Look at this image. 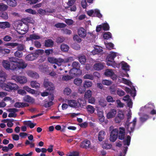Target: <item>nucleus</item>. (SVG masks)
Here are the masks:
<instances>
[{"mask_svg":"<svg viewBox=\"0 0 156 156\" xmlns=\"http://www.w3.org/2000/svg\"><path fill=\"white\" fill-rule=\"evenodd\" d=\"M3 86L5 90L8 91L17 90L18 88V86L16 84L11 82H8L7 83H4Z\"/></svg>","mask_w":156,"mask_h":156,"instance_id":"obj_1","label":"nucleus"},{"mask_svg":"<svg viewBox=\"0 0 156 156\" xmlns=\"http://www.w3.org/2000/svg\"><path fill=\"white\" fill-rule=\"evenodd\" d=\"M44 87L47 90L53 91L55 89V87L53 83L50 81L48 79H44L43 82Z\"/></svg>","mask_w":156,"mask_h":156,"instance_id":"obj_2","label":"nucleus"},{"mask_svg":"<svg viewBox=\"0 0 156 156\" xmlns=\"http://www.w3.org/2000/svg\"><path fill=\"white\" fill-rule=\"evenodd\" d=\"M116 56L117 54L116 52H112L109 54L106 59L107 65L109 66H111L114 62V59Z\"/></svg>","mask_w":156,"mask_h":156,"instance_id":"obj_3","label":"nucleus"},{"mask_svg":"<svg viewBox=\"0 0 156 156\" xmlns=\"http://www.w3.org/2000/svg\"><path fill=\"white\" fill-rule=\"evenodd\" d=\"M119 134V130L117 129H114L111 132L109 139L111 141L114 142L117 139Z\"/></svg>","mask_w":156,"mask_h":156,"instance_id":"obj_4","label":"nucleus"},{"mask_svg":"<svg viewBox=\"0 0 156 156\" xmlns=\"http://www.w3.org/2000/svg\"><path fill=\"white\" fill-rule=\"evenodd\" d=\"M12 79L20 84H24L27 82V79L26 77L23 76H13Z\"/></svg>","mask_w":156,"mask_h":156,"instance_id":"obj_5","label":"nucleus"},{"mask_svg":"<svg viewBox=\"0 0 156 156\" xmlns=\"http://www.w3.org/2000/svg\"><path fill=\"white\" fill-rule=\"evenodd\" d=\"M67 103L68 105L70 107L78 108L81 106V104L78 101L74 100H68Z\"/></svg>","mask_w":156,"mask_h":156,"instance_id":"obj_6","label":"nucleus"},{"mask_svg":"<svg viewBox=\"0 0 156 156\" xmlns=\"http://www.w3.org/2000/svg\"><path fill=\"white\" fill-rule=\"evenodd\" d=\"M69 73L72 76H76L81 75L82 72L80 69L73 68L70 70Z\"/></svg>","mask_w":156,"mask_h":156,"instance_id":"obj_7","label":"nucleus"},{"mask_svg":"<svg viewBox=\"0 0 156 156\" xmlns=\"http://www.w3.org/2000/svg\"><path fill=\"white\" fill-rule=\"evenodd\" d=\"M80 147L82 148L87 149L90 148L91 143L90 140H85L81 142Z\"/></svg>","mask_w":156,"mask_h":156,"instance_id":"obj_8","label":"nucleus"},{"mask_svg":"<svg viewBox=\"0 0 156 156\" xmlns=\"http://www.w3.org/2000/svg\"><path fill=\"white\" fill-rule=\"evenodd\" d=\"M136 118H135L133 120V122H131L129 123L130 124L132 123V126L130 128V130H129V124L127 125V126H128V127L127 128V131L128 132H129L130 135H131V133H133L134 131L136 125Z\"/></svg>","mask_w":156,"mask_h":156,"instance_id":"obj_9","label":"nucleus"},{"mask_svg":"<svg viewBox=\"0 0 156 156\" xmlns=\"http://www.w3.org/2000/svg\"><path fill=\"white\" fill-rule=\"evenodd\" d=\"M119 129V135L118 136L119 139L121 140H123L125 138V129L124 127H120Z\"/></svg>","mask_w":156,"mask_h":156,"instance_id":"obj_10","label":"nucleus"},{"mask_svg":"<svg viewBox=\"0 0 156 156\" xmlns=\"http://www.w3.org/2000/svg\"><path fill=\"white\" fill-rule=\"evenodd\" d=\"M17 63L18 69H24L27 66V64L22 59H19Z\"/></svg>","mask_w":156,"mask_h":156,"instance_id":"obj_11","label":"nucleus"},{"mask_svg":"<svg viewBox=\"0 0 156 156\" xmlns=\"http://www.w3.org/2000/svg\"><path fill=\"white\" fill-rule=\"evenodd\" d=\"M104 63L99 62L95 64L94 66V69L97 70H100L103 69L104 67Z\"/></svg>","mask_w":156,"mask_h":156,"instance_id":"obj_12","label":"nucleus"},{"mask_svg":"<svg viewBox=\"0 0 156 156\" xmlns=\"http://www.w3.org/2000/svg\"><path fill=\"white\" fill-rule=\"evenodd\" d=\"M79 35L81 37L84 38L86 36L87 32L86 30L83 28H80L78 31Z\"/></svg>","mask_w":156,"mask_h":156,"instance_id":"obj_13","label":"nucleus"},{"mask_svg":"<svg viewBox=\"0 0 156 156\" xmlns=\"http://www.w3.org/2000/svg\"><path fill=\"white\" fill-rule=\"evenodd\" d=\"M116 112V110L114 108L111 109L107 115V118L109 119L114 117Z\"/></svg>","mask_w":156,"mask_h":156,"instance_id":"obj_14","label":"nucleus"},{"mask_svg":"<svg viewBox=\"0 0 156 156\" xmlns=\"http://www.w3.org/2000/svg\"><path fill=\"white\" fill-rule=\"evenodd\" d=\"M54 44V41L51 39H48L45 41L44 45L46 48L52 47Z\"/></svg>","mask_w":156,"mask_h":156,"instance_id":"obj_15","label":"nucleus"},{"mask_svg":"<svg viewBox=\"0 0 156 156\" xmlns=\"http://www.w3.org/2000/svg\"><path fill=\"white\" fill-rule=\"evenodd\" d=\"M35 55L34 53H30L26 56L25 59L29 61H33L37 58Z\"/></svg>","mask_w":156,"mask_h":156,"instance_id":"obj_16","label":"nucleus"},{"mask_svg":"<svg viewBox=\"0 0 156 156\" xmlns=\"http://www.w3.org/2000/svg\"><path fill=\"white\" fill-rule=\"evenodd\" d=\"M23 101L29 103H33L34 102V99L29 95H27L23 97Z\"/></svg>","mask_w":156,"mask_h":156,"instance_id":"obj_17","label":"nucleus"},{"mask_svg":"<svg viewBox=\"0 0 156 156\" xmlns=\"http://www.w3.org/2000/svg\"><path fill=\"white\" fill-rule=\"evenodd\" d=\"M106 133L103 130L100 131L98 134V139L100 141H101L105 139Z\"/></svg>","mask_w":156,"mask_h":156,"instance_id":"obj_18","label":"nucleus"},{"mask_svg":"<svg viewBox=\"0 0 156 156\" xmlns=\"http://www.w3.org/2000/svg\"><path fill=\"white\" fill-rule=\"evenodd\" d=\"M0 71V84L3 85L6 80V76L5 73Z\"/></svg>","mask_w":156,"mask_h":156,"instance_id":"obj_19","label":"nucleus"},{"mask_svg":"<svg viewBox=\"0 0 156 156\" xmlns=\"http://www.w3.org/2000/svg\"><path fill=\"white\" fill-rule=\"evenodd\" d=\"M2 65L6 69L9 70L10 69V64L9 61L3 60L2 62Z\"/></svg>","mask_w":156,"mask_h":156,"instance_id":"obj_20","label":"nucleus"},{"mask_svg":"<svg viewBox=\"0 0 156 156\" xmlns=\"http://www.w3.org/2000/svg\"><path fill=\"white\" fill-rule=\"evenodd\" d=\"M6 2L8 5L11 7H15L17 5L16 0H7Z\"/></svg>","mask_w":156,"mask_h":156,"instance_id":"obj_21","label":"nucleus"},{"mask_svg":"<svg viewBox=\"0 0 156 156\" xmlns=\"http://www.w3.org/2000/svg\"><path fill=\"white\" fill-rule=\"evenodd\" d=\"M10 26V24L8 22H0V28L5 29L6 28H9Z\"/></svg>","mask_w":156,"mask_h":156,"instance_id":"obj_22","label":"nucleus"},{"mask_svg":"<svg viewBox=\"0 0 156 156\" xmlns=\"http://www.w3.org/2000/svg\"><path fill=\"white\" fill-rule=\"evenodd\" d=\"M40 38V36L33 34L30 35L29 37L27 38V41H32L33 40L38 39Z\"/></svg>","mask_w":156,"mask_h":156,"instance_id":"obj_23","label":"nucleus"},{"mask_svg":"<svg viewBox=\"0 0 156 156\" xmlns=\"http://www.w3.org/2000/svg\"><path fill=\"white\" fill-rule=\"evenodd\" d=\"M124 118V114L122 113H118L117 117L115 118V121L116 122L119 123L121 120Z\"/></svg>","mask_w":156,"mask_h":156,"instance_id":"obj_24","label":"nucleus"},{"mask_svg":"<svg viewBox=\"0 0 156 156\" xmlns=\"http://www.w3.org/2000/svg\"><path fill=\"white\" fill-rule=\"evenodd\" d=\"M86 109L88 113L90 114L93 113L95 110L94 107L90 105H88L86 107Z\"/></svg>","mask_w":156,"mask_h":156,"instance_id":"obj_25","label":"nucleus"},{"mask_svg":"<svg viewBox=\"0 0 156 156\" xmlns=\"http://www.w3.org/2000/svg\"><path fill=\"white\" fill-rule=\"evenodd\" d=\"M92 94V91L90 90H88L85 92L84 96V99L85 100H87L88 99L90 98Z\"/></svg>","mask_w":156,"mask_h":156,"instance_id":"obj_26","label":"nucleus"},{"mask_svg":"<svg viewBox=\"0 0 156 156\" xmlns=\"http://www.w3.org/2000/svg\"><path fill=\"white\" fill-rule=\"evenodd\" d=\"M23 122L24 124L29 126L31 129L33 128L36 125V123L34 124L32 123L30 121H24Z\"/></svg>","mask_w":156,"mask_h":156,"instance_id":"obj_27","label":"nucleus"},{"mask_svg":"<svg viewBox=\"0 0 156 156\" xmlns=\"http://www.w3.org/2000/svg\"><path fill=\"white\" fill-rule=\"evenodd\" d=\"M104 74L107 76H112L114 75V73L112 70L107 69L105 72Z\"/></svg>","mask_w":156,"mask_h":156,"instance_id":"obj_28","label":"nucleus"},{"mask_svg":"<svg viewBox=\"0 0 156 156\" xmlns=\"http://www.w3.org/2000/svg\"><path fill=\"white\" fill-rule=\"evenodd\" d=\"M28 74L29 76L34 79H37L39 77V75L36 72L30 71L29 72Z\"/></svg>","mask_w":156,"mask_h":156,"instance_id":"obj_29","label":"nucleus"},{"mask_svg":"<svg viewBox=\"0 0 156 156\" xmlns=\"http://www.w3.org/2000/svg\"><path fill=\"white\" fill-rule=\"evenodd\" d=\"M30 85L32 88H39L40 86V84L36 81H33L30 82Z\"/></svg>","mask_w":156,"mask_h":156,"instance_id":"obj_30","label":"nucleus"},{"mask_svg":"<svg viewBox=\"0 0 156 156\" xmlns=\"http://www.w3.org/2000/svg\"><path fill=\"white\" fill-rule=\"evenodd\" d=\"M92 82L90 80H86L85 81L83 86L85 88L90 87L92 86Z\"/></svg>","mask_w":156,"mask_h":156,"instance_id":"obj_31","label":"nucleus"},{"mask_svg":"<svg viewBox=\"0 0 156 156\" xmlns=\"http://www.w3.org/2000/svg\"><path fill=\"white\" fill-rule=\"evenodd\" d=\"M102 15L101 14L100 11L98 9L94 10V13L93 17L96 16L99 18H101L102 17Z\"/></svg>","mask_w":156,"mask_h":156,"instance_id":"obj_32","label":"nucleus"},{"mask_svg":"<svg viewBox=\"0 0 156 156\" xmlns=\"http://www.w3.org/2000/svg\"><path fill=\"white\" fill-rule=\"evenodd\" d=\"M74 83L77 86H80L82 82V80L79 78H75L73 81Z\"/></svg>","mask_w":156,"mask_h":156,"instance_id":"obj_33","label":"nucleus"},{"mask_svg":"<svg viewBox=\"0 0 156 156\" xmlns=\"http://www.w3.org/2000/svg\"><path fill=\"white\" fill-rule=\"evenodd\" d=\"M8 6L3 3H0V11H5L7 10Z\"/></svg>","mask_w":156,"mask_h":156,"instance_id":"obj_34","label":"nucleus"},{"mask_svg":"<svg viewBox=\"0 0 156 156\" xmlns=\"http://www.w3.org/2000/svg\"><path fill=\"white\" fill-rule=\"evenodd\" d=\"M44 53V51L43 49H37L35 51L34 54L37 58L39 55H42Z\"/></svg>","mask_w":156,"mask_h":156,"instance_id":"obj_35","label":"nucleus"},{"mask_svg":"<svg viewBox=\"0 0 156 156\" xmlns=\"http://www.w3.org/2000/svg\"><path fill=\"white\" fill-rule=\"evenodd\" d=\"M79 60L82 64H84L86 61V59L84 55L78 57Z\"/></svg>","mask_w":156,"mask_h":156,"instance_id":"obj_36","label":"nucleus"},{"mask_svg":"<svg viewBox=\"0 0 156 156\" xmlns=\"http://www.w3.org/2000/svg\"><path fill=\"white\" fill-rule=\"evenodd\" d=\"M60 48L62 51L64 52H67L68 51L69 48L68 45L62 44L61 45Z\"/></svg>","mask_w":156,"mask_h":156,"instance_id":"obj_37","label":"nucleus"},{"mask_svg":"<svg viewBox=\"0 0 156 156\" xmlns=\"http://www.w3.org/2000/svg\"><path fill=\"white\" fill-rule=\"evenodd\" d=\"M131 139V137L129 135L127 136L126 140H123L124 145H126L127 146H129L130 144Z\"/></svg>","mask_w":156,"mask_h":156,"instance_id":"obj_38","label":"nucleus"},{"mask_svg":"<svg viewBox=\"0 0 156 156\" xmlns=\"http://www.w3.org/2000/svg\"><path fill=\"white\" fill-rule=\"evenodd\" d=\"M23 89L26 90L28 92L32 94H34L35 93L34 90L28 87L27 86H26L23 87Z\"/></svg>","mask_w":156,"mask_h":156,"instance_id":"obj_39","label":"nucleus"},{"mask_svg":"<svg viewBox=\"0 0 156 156\" xmlns=\"http://www.w3.org/2000/svg\"><path fill=\"white\" fill-rule=\"evenodd\" d=\"M17 63H12L10 64V69L12 70H17L18 69Z\"/></svg>","mask_w":156,"mask_h":156,"instance_id":"obj_40","label":"nucleus"},{"mask_svg":"<svg viewBox=\"0 0 156 156\" xmlns=\"http://www.w3.org/2000/svg\"><path fill=\"white\" fill-rule=\"evenodd\" d=\"M0 17L6 20L8 18L7 13L6 12H0Z\"/></svg>","mask_w":156,"mask_h":156,"instance_id":"obj_41","label":"nucleus"},{"mask_svg":"<svg viewBox=\"0 0 156 156\" xmlns=\"http://www.w3.org/2000/svg\"><path fill=\"white\" fill-rule=\"evenodd\" d=\"M103 36L105 39L108 40L112 38V34L110 32H105Z\"/></svg>","mask_w":156,"mask_h":156,"instance_id":"obj_42","label":"nucleus"},{"mask_svg":"<svg viewBox=\"0 0 156 156\" xmlns=\"http://www.w3.org/2000/svg\"><path fill=\"white\" fill-rule=\"evenodd\" d=\"M84 79H89L93 80L94 79V77L92 74H86L83 77Z\"/></svg>","mask_w":156,"mask_h":156,"instance_id":"obj_43","label":"nucleus"},{"mask_svg":"<svg viewBox=\"0 0 156 156\" xmlns=\"http://www.w3.org/2000/svg\"><path fill=\"white\" fill-rule=\"evenodd\" d=\"M66 25L63 23H58L55 24V26L57 28H63L66 26Z\"/></svg>","mask_w":156,"mask_h":156,"instance_id":"obj_44","label":"nucleus"},{"mask_svg":"<svg viewBox=\"0 0 156 156\" xmlns=\"http://www.w3.org/2000/svg\"><path fill=\"white\" fill-rule=\"evenodd\" d=\"M102 29L104 31H107L109 30V27L107 23H104L101 24Z\"/></svg>","mask_w":156,"mask_h":156,"instance_id":"obj_45","label":"nucleus"},{"mask_svg":"<svg viewBox=\"0 0 156 156\" xmlns=\"http://www.w3.org/2000/svg\"><path fill=\"white\" fill-rule=\"evenodd\" d=\"M122 68L126 71H128L129 70V66L127 63L125 62L122 64Z\"/></svg>","mask_w":156,"mask_h":156,"instance_id":"obj_46","label":"nucleus"},{"mask_svg":"<svg viewBox=\"0 0 156 156\" xmlns=\"http://www.w3.org/2000/svg\"><path fill=\"white\" fill-rule=\"evenodd\" d=\"M64 62V60L63 59L61 58H59L56 59V61L55 63L59 66L61 65L62 63Z\"/></svg>","mask_w":156,"mask_h":156,"instance_id":"obj_47","label":"nucleus"},{"mask_svg":"<svg viewBox=\"0 0 156 156\" xmlns=\"http://www.w3.org/2000/svg\"><path fill=\"white\" fill-rule=\"evenodd\" d=\"M149 118V116L147 115H144L140 118V119L142 122L146 121Z\"/></svg>","mask_w":156,"mask_h":156,"instance_id":"obj_48","label":"nucleus"},{"mask_svg":"<svg viewBox=\"0 0 156 156\" xmlns=\"http://www.w3.org/2000/svg\"><path fill=\"white\" fill-rule=\"evenodd\" d=\"M112 147V145L111 144L105 143L102 146V147L104 149L108 150L110 149Z\"/></svg>","mask_w":156,"mask_h":156,"instance_id":"obj_49","label":"nucleus"},{"mask_svg":"<svg viewBox=\"0 0 156 156\" xmlns=\"http://www.w3.org/2000/svg\"><path fill=\"white\" fill-rule=\"evenodd\" d=\"M72 66L73 68L80 69V64L78 62H73Z\"/></svg>","mask_w":156,"mask_h":156,"instance_id":"obj_50","label":"nucleus"},{"mask_svg":"<svg viewBox=\"0 0 156 156\" xmlns=\"http://www.w3.org/2000/svg\"><path fill=\"white\" fill-rule=\"evenodd\" d=\"M19 59L15 57H12L9 58V61L11 62L12 63H17Z\"/></svg>","mask_w":156,"mask_h":156,"instance_id":"obj_51","label":"nucleus"},{"mask_svg":"<svg viewBox=\"0 0 156 156\" xmlns=\"http://www.w3.org/2000/svg\"><path fill=\"white\" fill-rule=\"evenodd\" d=\"M71 92V90L70 88L68 87L66 88L64 90V93L65 94L68 95Z\"/></svg>","mask_w":156,"mask_h":156,"instance_id":"obj_52","label":"nucleus"},{"mask_svg":"<svg viewBox=\"0 0 156 156\" xmlns=\"http://www.w3.org/2000/svg\"><path fill=\"white\" fill-rule=\"evenodd\" d=\"M102 83V84L107 86H109L112 83V82L111 81L106 80H103Z\"/></svg>","mask_w":156,"mask_h":156,"instance_id":"obj_53","label":"nucleus"},{"mask_svg":"<svg viewBox=\"0 0 156 156\" xmlns=\"http://www.w3.org/2000/svg\"><path fill=\"white\" fill-rule=\"evenodd\" d=\"M53 51V50L52 49H47L45 50V51H44V52H45V53L46 54V56H48L50 54H52Z\"/></svg>","mask_w":156,"mask_h":156,"instance_id":"obj_54","label":"nucleus"},{"mask_svg":"<svg viewBox=\"0 0 156 156\" xmlns=\"http://www.w3.org/2000/svg\"><path fill=\"white\" fill-rule=\"evenodd\" d=\"M56 58L53 57H48V58L47 59L48 61L51 63H55L56 61Z\"/></svg>","mask_w":156,"mask_h":156,"instance_id":"obj_55","label":"nucleus"},{"mask_svg":"<svg viewBox=\"0 0 156 156\" xmlns=\"http://www.w3.org/2000/svg\"><path fill=\"white\" fill-rule=\"evenodd\" d=\"M15 56L18 58H20L22 57L23 55L22 52H21L20 51H16L14 53Z\"/></svg>","mask_w":156,"mask_h":156,"instance_id":"obj_56","label":"nucleus"},{"mask_svg":"<svg viewBox=\"0 0 156 156\" xmlns=\"http://www.w3.org/2000/svg\"><path fill=\"white\" fill-rule=\"evenodd\" d=\"M109 90L111 94H114L116 91V89L114 85H112L110 87Z\"/></svg>","mask_w":156,"mask_h":156,"instance_id":"obj_57","label":"nucleus"},{"mask_svg":"<svg viewBox=\"0 0 156 156\" xmlns=\"http://www.w3.org/2000/svg\"><path fill=\"white\" fill-rule=\"evenodd\" d=\"M72 78V77L69 75L63 76L62 77V80H63L68 81L71 80Z\"/></svg>","mask_w":156,"mask_h":156,"instance_id":"obj_58","label":"nucleus"},{"mask_svg":"<svg viewBox=\"0 0 156 156\" xmlns=\"http://www.w3.org/2000/svg\"><path fill=\"white\" fill-rule=\"evenodd\" d=\"M73 40L74 41H76L80 43L81 41V39L80 38L79 36L77 35H75L73 37Z\"/></svg>","mask_w":156,"mask_h":156,"instance_id":"obj_59","label":"nucleus"},{"mask_svg":"<svg viewBox=\"0 0 156 156\" xmlns=\"http://www.w3.org/2000/svg\"><path fill=\"white\" fill-rule=\"evenodd\" d=\"M53 102L52 101H46L44 105V106L46 108H48L51 106L53 105Z\"/></svg>","mask_w":156,"mask_h":156,"instance_id":"obj_60","label":"nucleus"},{"mask_svg":"<svg viewBox=\"0 0 156 156\" xmlns=\"http://www.w3.org/2000/svg\"><path fill=\"white\" fill-rule=\"evenodd\" d=\"M75 2L76 0H69L67 3L68 6L67 7V8H69V7L73 5Z\"/></svg>","mask_w":156,"mask_h":156,"instance_id":"obj_61","label":"nucleus"},{"mask_svg":"<svg viewBox=\"0 0 156 156\" xmlns=\"http://www.w3.org/2000/svg\"><path fill=\"white\" fill-rule=\"evenodd\" d=\"M65 22L67 24L69 25H72L73 23V21L71 19H66L65 20Z\"/></svg>","mask_w":156,"mask_h":156,"instance_id":"obj_62","label":"nucleus"},{"mask_svg":"<svg viewBox=\"0 0 156 156\" xmlns=\"http://www.w3.org/2000/svg\"><path fill=\"white\" fill-rule=\"evenodd\" d=\"M7 46H11L12 48H14L16 46H17L18 45V44L16 43H8L6 44Z\"/></svg>","mask_w":156,"mask_h":156,"instance_id":"obj_63","label":"nucleus"},{"mask_svg":"<svg viewBox=\"0 0 156 156\" xmlns=\"http://www.w3.org/2000/svg\"><path fill=\"white\" fill-rule=\"evenodd\" d=\"M24 45L23 44H19L17 46V49L20 51L23 50L24 49Z\"/></svg>","mask_w":156,"mask_h":156,"instance_id":"obj_64","label":"nucleus"}]
</instances>
